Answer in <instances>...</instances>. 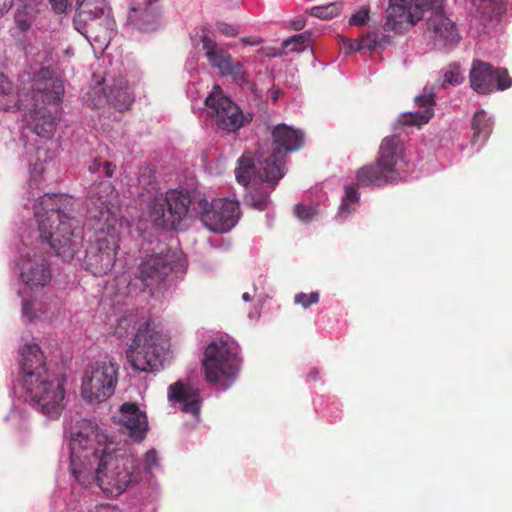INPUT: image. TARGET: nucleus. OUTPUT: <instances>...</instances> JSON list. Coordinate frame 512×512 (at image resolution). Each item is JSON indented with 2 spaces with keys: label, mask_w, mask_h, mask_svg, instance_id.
Returning <instances> with one entry per match:
<instances>
[{
  "label": "nucleus",
  "mask_w": 512,
  "mask_h": 512,
  "mask_svg": "<svg viewBox=\"0 0 512 512\" xmlns=\"http://www.w3.org/2000/svg\"><path fill=\"white\" fill-rule=\"evenodd\" d=\"M271 135L272 142L260 144L256 158L251 152H244L238 159L235 177L239 184L247 187L254 176L273 189L284 177L286 157L288 153L301 148L304 137L301 132L283 123L276 125Z\"/></svg>",
  "instance_id": "nucleus-1"
},
{
  "label": "nucleus",
  "mask_w": 512,
  "mask_h": 512,
  "mask_svg": "<svg viewBox=\"0 0 512 512\" xmlns=\"http://www.w3.org/2000/svg\"><path fill=\"white\" fill-rule=\"evenodd\" d=\"M33 210L41 238L58 257L71 261L83 244L82 230L71 216L73 198L65 194H44L33 204Z\"/></svg>",
  "instance_id": "nucleus-2"
},
{
  "label": "nucleus",
  "mask_w": 512,
  "mask_h": 512,
  "mask_svg": "<svg viewBox=\"0 0 512 512\" xmlns=\"http://www.w3.org/2000/svg\"><path fill=\"white\" fill-rule=\"evenodd\" d=\"M136 332L126 357L132 368L139 372H153L162 363V355L167 345L165 336L156 330L150 318L138 317L137 313H129L118 320L115 334L126 337Z\"/></svg>",
  "instance_id": "nucleus-3"
},
{
  "label": "nucleus",
  "mask_w": 512,
  "mask_h": 512,
  "mask_svg": "<svg viewBox=\"0 0 512 512\" xmlns=\"http://www.w3.org/2000/svg\"><path fill=\"white\" fill-rule=\"evenodd\" d=\"M92 447H99L100 454L115 450V442L90 421H84L77 437L71 443L70 469L77 482L84 486L98 483L99 464L91 454Z\"/></svg>",
  "instance_id": "nucleus-4"
},
{
  "label": "nucleus",
  "mask_w": 512,
  "mask_h": 512,
  "mask_svg": "<svg viewBox=\"0 0 512 512\" xmlns=\"http://www.w3.org/2000/svg\"><path fill=\"white\" fill-rule=\"evenodd\" d=\"M404 161L405 148L401 137L387 136L381 141L376 161L357 171V182L360 186H381L396 182L400 177L398 166Z\"/></svg>",
  "instance_id": "nucleus-5"
},
{
  "label": "nucleus",
  "mask_w": 512,
  "mask_h": 512,
  "mask_svg": "<svg viewBox=\"0 0 512 512\" xmlns=\"http://www.w3.org/2000/svg\"><path fill=\"white\" fill-rule=\"evenodd\" d=\"M115 450L100 454L99 447H92L91 454L95 463L99 464L98 486L110 494H121L134 479L135 461L131 456L116 455Z\"/></svg>",
  "instance_id": "nucleus-6"
},
{
  "label": "nucleus",
  "mask_w": 512,
  "mask_h": 512,
  "mask_svg": "<svg viewBox=\"0 0 512 512\" xmlns=\"http://www.w3.org/2000/svg\"><path fill=\"white\" fill-rule=\"evenodd\" d=\"M192 199L187 190L171 189L155 196L149 204L153 224L166 230H176L190 214Z\"/></svg>",
  "instance_id": "nucleus-7"
},
{
  "label": "nucleus",
  "mask_w": 512,
  "mask_h": 512,
  "mask_svg": "<svg viewBox=\"0 0 512 512\" xmlns=\"http://www.w3.org/2000/svg\"><path fill=\"white\" fill-rule=\"evenodd\" d=\"M238 345L228 339L211 342L205 349L202 360L205 378L208 382L217 383L221 378L234 377L240 368Z\"/></svg>",
  "instance_id": "nucleus-8"
},
{
  "label": "nucleus",
  "mask_w": 512,
  "mask_h": 512,
  "mask_svg": "<svg viewBox=\"0 0 512 512\" xmlns=\"http://www.w3.org/2000/svg\"><path fill=\"white\" fill-rule=\"evenodd\" d=\"M89 213L101 224L100 230L120 225V207L118 193L109 181L94 183L88 192Z\"/></svg>",
  "instance_id": "nucleus-9"
},
{
  "label": "nucleus",
  "mask_w": 512,
  "mask_h": 512,
  "mask_svg": "<svg viewBox=\"0 0 512 512\" xmlns=\"http://www.w3.org/2000/svg\"><path fill=\"white\" fill-rule=\"evenodd\" d=\"M116 229L105 228L91 240L86 248L82 267L95 276H103L111 271L119 248V237Z\"/></svg>",
  "instance_id": "nucleus-10"
},
{
  "label": "nucleus",
  "mask_w": 512,
  "mask_h": 512,
  "mask_svg": "<svg viewBox=\"0 0 512 512\" xmlns=\"http://www.w3.org/2000/svg\"><path fill=\"white\" fill-rule=\"evenodd\" d=\"M24 386L43 414L55 417L61 413L65 396L62 377L48 372Z\"/></svg>",
  "instance_id": "nucleus-11"
},
{
  "label": "nucleus",
  "mask_w": 512,
  "mask_h": 512,
  "mask_svg": "<svg viewBox=\"0 0 512 512\" xmlns=\"http://www.w3.org/2000/svg\"><path fill=\"white\" fill-rule=\"evenodd\" d=\"M439 0H389L383 30L403 34L413 27L425 11L430 10Z\"/></svg>",
  "instance_id": "nucleus-12"
},
{
  "label": "nucleus",
  "mask_w": 512,
  "mask_h": 512,
  "mask_svg": "<svg viewBox=\"0 0 512 512\" xmlns=\"http://www.w3.org/2000/svg\"><path fill=\"white\" fill-rule=\"evenodd\" d=\"M197 209L204 226L215 233L230 231L241 215L239 202L231 199H217L211 203L206 199H200Z\"/></svg>",
  "instance_id": "nucleus-13"
},
{
  "label": "nucleus",
  "mask_w": 512,
  "mask_h": 512,
  "mask_svg": "<svg viewBox=\"0 0 512 512\" xmlns=\"http://www.w3.org/2000/svg\"><path fill=\"white\" fill-rule=\"evenodd\" d=\"M117 382L118 366L115 363L111 361L96 363L83 376L82 396L89 402H102L114 393Z\"/></svg>",
  "instance_id": "nucleus-14"
},
{
  "label": "nucleus",
  "mask_w": 512,
  "mask_h": 512,
  "mask_svg": "<svg viewBox=\"0 0 512 512\" xmlns=\"http://www.w3.org/2000/svg\"><path fill=\"white\" fill-rule=\"evenodd\" d=\"M207 114L213 123L227 132H236L244 125L240 107L226 96L220 86H214L205 99Z\"/></svg>",
  "instance_id": "nucleus-15"
},
{
  "label": "nucleus",
  "mask_w": 512,
  "mask_h": 512,
  "mask_svg": "<svg viewBox=\"0 0 512 512\" xmlns=\"http://www.w3.org/2000/svg\"><path fill=\"white\" fill-rule=\"evenodd\" d=\"M469 81L471 88L478 94H489L495 90L503 91L512 86V78L507 69L495 68L482 60L473 61Z\"/></svg>",
  "instance_id": "nucleus-16"
},
{
  "label": "nucleus",
  "mask_w": 512,
  "mask_h": 512,
  "mask_svg": "<svg viewBox=\"0 0 512 512\" xmlns=\"http://www.w3.org/2000/svg\"><path fill=\"white\" fill-rule=\"evenodd\" d=\"M426 25L427 37L437 50H449L461 39L456 24L444 14L440 7L432 10Z\"/></svg>",
  "instance_id": "nucleus-17"
},
{
  "label": "nucleus",
  "mask_w": 512,
  "mask_h": 512,
  "mask_svg": "<svg viewBox=\"0 0 512 512\" xmlns=\"http://www.w3.org/2000/svg\"><path fill=\"white\" fill-rule=\"evenodd\" d=\"M201 42L211 66L217 68L223 76L231 77L233 81L238 84L247 81L242 64L236 61L227 50L219 47L217 43L207 35L202 36Z\"/></svg>",
  "instance_id": "nucleus-18"
},
{
  "label": "nucleus",
  "mask_w": 512,
  "mask_h": 512,
  "mask_svg": "<svg viewBox=\"0 0 512 512\" xmlns=\"http://www.w3.org/2000/svg\"><path fill=\"white\" fill-rule=\"evenodd\" d=\"M115 422L121 426V431L134 442H142L149 429L147 415L137 404L126 402L121 405L115 415Z\"/></svg>",
  "instance_id": "nucleus-19"
},
{
  "label": "nucleus",
  "mask_w": 512,
  "mask_h": 512,
  "mask_svg": "<svg viewBox=\"0 0 512 512\" xmlns=\"http://www.w3.org/2000/svg\"><path fill=\"white\" fill-rule=\"evenodd\" d=\"M20 368L24 384H32V380L48 373L45 357L37 344H25L21 351Z\"/></svg>",
  "instance_id": "nucleus-20"
},
{
  "label": "nucleus",
  "mask_w": 512,
  "mask_h": 512,
  "mask_svg": "<svg viewBox=\"0 0 512 512\" xmlns=\"http://www.w3.org/2000/svg\"><path fill=\"white\" fill-rule=\"evenodd\" d=\"M33 91L41 94L43 101L59 103L64 94V85L53 69L45 67L34 75Z\"/></svg>",
  "instance_id": "nucleus-21"
},
{
  "label": "nucleus",
  "mask_w": 512,
  "mask_h": 512,
  "mask_svg": "<svg viewBox=\"0 0 512 512\" xmlns=\"http://www.w3.org/2000/svg\"><path fill=\"white\" fill-rule=\"evenodd\" d=\"M172 271V266L166 256L152 255L143 261L138 268V277L146 287H152L162 282Z\"/></svg>",
  "instance_id": "nucleus-22"
},
{
  "label": "nucleus",
  "mask_w": 512,
  "mask_h": 512,
  "mask_svg": "<svg viewBox=\"0 0 512 512\" xmlns=\"http://www.w3.org/2000/svg\"><path fill=\"white\" fill-rule=\"evenodd\" d=\"M169 399L181 405V410L193 416H198L201 408L200 391L197 387L177 381L170 385Z\"/></svg>",
  "instance_id": "nucleus-23"
},
{
  "label": "nucleus",
  "mask_w": 512,
  "mask_h": 512,
  "mask_svg": "<svg viewBox=\"0 0 512 512\" xmlns=\"http://www.w3.org/2000/svg\"><path fill=\"white\" fill-rule=\"evenodd\" d=\"M104 93L105 98H101L97 103H94L95 107H100L107 101L117 110L125 111L131 107L134 101V93L123 77L114 79L112 84L107 85Z\"/></svg>",
  "instance_id": "nucleus-24"
},
{
  "label": "nucleus",
  "mask_w": 512,
  "mask_h": 512,
  "mask_svg": "<svg viewBox=\"0 0 512 512\" xmlns=\"http://www.w3.org/2000/svg\"><path fill=\"white\" fill-rule=\"evenodd\" d=\"M435 95L432 88H424L422 95L415 97V103L422 111L402 114L399 123L404 126H422L429 122L434 115Z\"/></svg>",
  "instance_id": "nucleus-25"
},
{
  "label": "nucleus",
  "mask_w": 512,
  "mask_h": 512,
  "mask_svg": "<svg viewBox=\"0 0 512 512\" xmlns=\"http://www.w3.org/2000/svg\"><path fill=\"white\" fill-rule=\"evenodd\" d=\"M22 280L33 287H44L51 280L49 264L44 258L26 260L21 267Z\"/></svg>",
  "instance_id": "nucleus-26"
},
{
  "label": "nucleus",
  "mask_w": 512,
  "mask_h": 512,
  "mask_svg": "<svg viewBox=\"0 0 512 512\" xmlns=\"http://www.w3.org/2000/svg\"><path fill=\"white\" fill-rule=\"evenodd\" d=\"M27 121L33 131L40 137L51 138L56 130V117L46 108L41 107L27 115Z\"/></svg>",
  "instance_id": "nucleus-27"
},
{
  "label": "nucleus",
  "mask_w": 512,
  "mask_h": 512,
  "mask_svg": "<svg viewBox=\"0 0 512 512\" xmlns=\"http://www.w3.org/2000/svg\"><path fill=\"white\" fill-rule=\"evenodd\" d=\"M473 130L472 141L477 142L480 138L486 139L492 131V123L486 117V112L480 109L475 112L471 121Z\"/></svg>",
  "instance_id": "nucleus-28"
},
{
  "label": "nucleus",
  "mask_w": 512,
  "mask_h": 512,
  "mask_svg": "<svg viewBox=\"0 0 512 512\" xmlns=\"http://www.w3.org/2000/svg\"><path fill=\"white\" fill-rule=\"evenodd\" d=\"M472 5L481 16L488 19L500 16L503 11L501 0H472Z\"/></svg>",
  "instance_id": "nucleus-29"
},
{
  "label": "nucleus",
  "mask_w": 512,
  "mask_h": 512,
  "mask_svg": "<svg viewBox=\"0 0 512 512\" xmlns=\"http://www.w3.org/2000/svg\"><path fill=\"white\" fill-rule=\"evenodd\" d=\"M17 104L16 96L12 93V83L0 73V108L10 110Z\"/></svg>",
  "instance_id": "nucleus-30"
},
{
  "label": "nucleus",
  "mask_w": 512,
  "mask_h": 512,
  "mask_svg": "<svg viewBox=\"0 0 512 512\" xmlns=\"http://www.w3.org/2000/svg\"><path fill=\"white\" fill-rule=\"evenodd\" d=\"M248 205L262 211L265 210L270 203V193L264 188L251 187L245 197Z\"/></svg>",
  "instance_id": "nucleus-31"
},
{
  "label": "nucleus",
  "mask_w": 512,
  "mask_h": 512,
  "mask_svg": "<svg viewBox=\"0 0 512 512\" xmlns=\"http://www.w3.org/2000/svg\"><path fill=\"white\" fill-rule=\"evenodd\" d=\"M389 43V37L384 34L370 33L362 38L358 49H368L370 51L384 48Z\"/></svg>",
  "instance_id": "nucleus-32"
},
{
  "label": "nucleus",
  "mask_w": 512,
  "mask_h": 512,
  "mask_svg": "<svg viewBox=\"0 0 512 512\" xmlns=\"http://www.w3.org/2000/svg\"><path fill=\"white\" fill-rule=\"evenodd\" d=\"M341 9H342L341 4L329 3L326 5L314 6L310 9L309 13H310V15H312L314 17L328 20V19L338 16L341 12Z\"/></svg>",
  "instance_id": "nucleus-33"
},
{
  "label": "nucleus",
  "mask_w": 512,
  "mask_h": 512,
  "mask_svg": "<svg viewBox=\"0 0 512 512\" xmlns=\"http://www.w3.org/2000/svg\"><path fill=\"white\" fill-rule=\"evenodd\" d=\"M464 80L461 68L457 64H450L442 75L441 87L446 88L447 86H455L461 84Z\"/></svg>",
  "instance_id": "nucleus-34"
},
{
  "label": "nucleus",
  "mask_w": 512,
  "mask_h": 512,
  "mask_svg": "<svg viewBox=\"0 0 512 512\" xmlns=\"http://www.w3.org/2000/svg\"><path fill=\"white\" fill-rule=\"evenodd\" d=\"M310 35L308 33H300L290 37L283 42V47L289 51H300L309 45Z\"/></svg>",
  "instance_id": "nucleus-35"
},
{
  "label": "nucleus",
  "mask_w": 512,
  "mask_h": 512,
  "mask_svg": "<svg viewBox=\"0 0 512 512\" xmlns=\"http://www.w3.org/2000/svg\"><path fill=\"white\" fill-rule=\"evenodd\" d=\"M359 199L357 188L354 186H347L345 188V197L343 199V202L340 206L341 213L343 212H350L349 205L355 204Z\"/></svg>",
  "instance_id": "nucleus-36"
},
{
  "label": "nucleus",
  "mask_w": 512,
  "mask_h": 512,
  "mask_svg": "<svg viewBox=\"0 0 512 512\" xmlns=\"http://www.w3.org/2000/svg\"><path fill=\"white\" fill-rule=\"evenodd\" d=\"M294 301L296 304L301 305L304 308H308L312 304H316L319 301V293L312 292L310 294L299 293L295 295Z\"/></svg>",
  "instance_id": "nucleus-37"
},
{
  "label": "nucleus",
  "mask_w": 512,
  "mask_h": 512,
  "mask_svg": "<svg viewBox=\"0 0 512 512\" xmlns=\"http://www.w3.org/2000/svg\"><path fill=\"white\" fill-rule=\"evenodd\" d=\"M369 8L363 7L358 12L353 14L349 20V24L352 26H363L369 19Z\"/></svg>",
  "instance_id": "nucleus-38"
},
{
  "label": "nucleus",
  "mask_w": 512,
  "mask_h": 512,
  "mask_svg": "<svg viewBox=\"0 0 512 512\" xmlns=\"http://www.w3.org/2000/svg\"><path fill=\"white\" fill-rule=\"evenodd\" d=\"M295 215L302 221H310L314 214H315V210L310 207V206H305V205H301V204H298L295 206Z\"/></svg>",
  "instance_id": "nucleus-39"
},
{
  "label": "nucleus",
  "mask_w": 512,
  "mask_h": 512,
  "mask_svg": "<svg viewBox=\"0 0 512 512\" xmlns=\"http://www.w3.org/2000/svg\"><path fill=\"white\" fill-rule=\"evenodd\" d=\"M158 466V458L157 452L154 449H151L146 452L144 457V468L150 471L152 468Z\"/></svg>",
  "instance_id": "nucleus-40"
},
{
  "label": "nucleus",
  "mask_w": 512,
  "mask_h": 512,
  "mask_svg": "<svg viewBox=\"0 0 512 512\" xmlns=\"http://www.w3.org/2000/svg\"><path fill=\"white\" fill-rule=\"evenodd\" d=\"M217 29L223 35L229 36V37H235L238 34V31L235 27L231 26L230 24L224 23V22L217 23Z\"/></svg>",
  "instance_id": "nucleus-41"
},
{
  "label": "nucleus",
  "mask_w": 512,
  "mask_h": 512,
  "mask_svg": "<svg viewBox=\"0 0 512 512\" xmlns=\"http://www.w3.org/2000/svg\"><path fill=\"white\" fill-rule=\"evenodd\" d=\"M49 2L56 13L65 12L68 6V0H49Z\"/></svg>",
  "instance_id": "nucleus-42"
},
{
  "label": "nucleus",
  "mask_w": 512,
  "mask_h": 512,
  "mask_svg": "<svg viewBox=\"0 0 512 512\" xmlns=\"http://www.w3.org/2000/svg\"><path fill=\"white\" fill-rule=\"evenodd\" d=\"M136 3L135 4H132L131 7H130V10L132 12H137L139 10H141L142 8H147L148 5L153 1V0H135Z\"/></svg>",
  "instance_id": "nucleus-43"
},
{
  "label": "nucleus",
  "mask_w": 512,
  "mask_h": 512,
  "mask_svg": "<svg viewBox=\"0 0 512 512\" xmlns=\"http://www.w3.org/2000/svg\"><path fill=\"white\" fill-rule=\"evenodd\" d=\"M13 1L14 0H0V17L12 7Z\"/></svg>",
  "instance_id": "nucleus-44"
},
{
  "label": "nucleus",
  "mask_w": 512,
  "mask_h": 512,
  "mask_svg": "<svg viewBox=\"0 0 512 512\" xmlns=\"http://www.w3.org/2000/svg\"><path fill=\"white\" fill-rule=\"evenodd\" d=\"M305 20L303 18L296 19L292 22V27L294 30H302L305 27Z\"/></svg>",
  "instance_id": "nucleus-45"
},
{
  "label": "nucleus",
  "mask_w": 512,
  "mask_h": 512,
  "mask_svg": "<svg viewBox=\"0 0 512 512\" xmlns=\"http://www.w3.org/2000/svg\"><path fill=\"white\" fill-rule=\"evenodd\" d=\"M104 170H105V175L107 177H112L113 173H114V170H115V166L111 162H105L104 163Z\"/></svg>",
  "instance_id": "nucleus-46"
},
{
  "label": "nucleus",
  "mask_w": 512,
  "mask_h": 512,
  "mask_svg": "<svg viewBox=\"0 0 512 512\" xmlns=\"http://www.w3.org/2000/svg\"><path fill=\"white\" fill-rule=\"evenodd\" d=\"M101 163L98 159H94V161L89 165V171L91 173H96L100 170Z\"/></svg>",
  "instance_id": "nucleus-47"
},
{
  "label": "nucleus",
  "mask_w": 512,
  "mask_h": 512,
  "mask_svg": "<svg viewBox=\"0 0 512 512\" xmlns=\"http://www.w3.org/2000/svg\"><path fill=\"white\" fill-rule=\"evenodd\" d=\"M18 26L22 31H26L30 28V23L27 20H20Z\"/></svg>",
  "instance_id": "nucleus-48"
},
{
  "label": "nucleus",
  "mask_w": 512,
  "mask_h": 512,
  "mask_svg": "<svg viewBox=\"0 0 512 512\" xmlns=\"http://www.w3.org/2000/svg\"><path fill=\"white\" fill-rule=\"evenodd\" d=\"M29 306H30V305H29V303H28L27 301H24V302H23V312H24L25 314H27V313H28V311H29Z\"/></svg>",
  "instance_id": "nucleus-49"
},
{
  "label": "nucleus",
  "mask_w": 512,
  "mask_h": 512,
  "mask_svg": "<svg viewBox=\"0 0 512 512\" xmlns=\"http://www.w3.org/2000/svg\"><path fill=\"white\" fill-rule=\"evenodd\" d=\"M242 298H243V300H244V301H246V302H248V301H250V300H251V296H250V295H249V293H247V292H246V293H244V294L242 295Z\"/></svg>",
  "instance_id": "nucleus-50"
},
{
  "label": "nucleus",
  "mask_w": 512,
  "mask_h": 512,
  "mask_svg": "<svg viewBox=\"0 0 512 512\" xmlns=\"http://www.w3.org/2000/svg\"><path fill=\"white\" fill-rule=\"evenodd\" d=\"M242 41H243L244 43H247V44H253L252 42L248 41V40H247V39H245V38H244Z\"/></svg>",
  "instance_id": "nucleus-51"
}]
</instances>
